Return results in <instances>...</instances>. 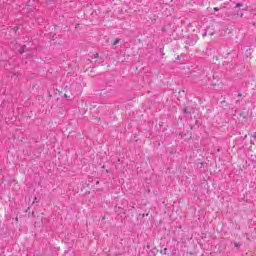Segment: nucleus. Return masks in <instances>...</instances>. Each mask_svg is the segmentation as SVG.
<instances>
[{"label":"nucleus","mask_w":256,"mask_h":256,"mask_svg":"<svg viewBox=\"0 0 256 256\" xmlns=\"http://www.w3.org/2000/svg\"><path fill=\"white\" fill-rule=\"evenodd\" d=\"M119 39H115L114 41H113V45H118V43H119Z\"/></svg>","instance_id":"1"},{"label":"nucleus","mask_w":256,"mask_h":256,"mask_svg":"<svg viewBox=\"0 0 256 256\" xmlns=\"http://www.w3.org/2000/svg\"><path fill=\"white\" fill-rule=\"evenodd\" d=\"M234 246H235V247H241V244L235 242V243H234Z\"/></svg>","instance_id":"2"},{"label":"nucleus","mask_w":256,"mask_h":256,"mask_svg":"<svg viewBox=\"0 0 256 256\" xmlns=\"http://www.w3.org/2000/svg\"><path fill=\"white\" fill-rule=\"evenodd\" d=\"M62 97H65L66 99L69 98L70 96L68 94H62Z\"/></svg>","instance_id":"3"},{"label":"nucleus","mask_w":256,"mask_h":256,"mask_svg":"<svg viewBox=\"0 0 256 256\" xmlns=\"http://www.w3.org/2000/svg\"><path fill=\"white\" fill-rule=\"evenodd\" d=\"M242 6H243L242 3H237V4H236V7H242Z\"/></svg>","instance_id":"4"},{"label":"nucleus","mask_w":256,"mask_h":256,"mask_svg":"<svg viewBox=\"0 0 256 256\" xmlns=\"http://www.w3.org/2000/svg\"><path fill=\"white\" fill-rule=\"evenodd\" d=\"M214 11H219V8L215 7V8H214Z\"/></svg>","instance_id":"5"},{"label":"nucleus","mask_w":256,"mask_h":256,"mask_svg":"<svg viewBox=\"0 0 256 256\" xmlns=\"http://www.w3.org/2000/svg\"><path fill=\"white\" fill-rule=\"evenodd\" d=\"M207 35V32H205L204 34H203V37H205Z\"/></svg>","instance_id":"6"},{"label":"nucleus","mask_w":256,"mask_h":256,"mask_svg":"<svg viewBox=\"0 0 256 256\" xmlns=\"http://www.w3.org/2000/svg\"><path fill=\"white\" fill-rule=\"evenodd\" d=\"M35 201H37V198H34V201H33V203H35Z\"/></svg>","instance_id":"7"},{"label":"nucleus","mask_w":256,"mask_h":256,"mask_svg":"<svg viewBox=\"0 0 256 256\" xmlns=\"http://www.w3.org/2000/svg\"><path fill=\"white\" fill-rule=\"evenodd\" d=\"M106 173H110V171H109V170H106Z\"/></svg>","instance_id":"8"},{"label":"nucleus","mask_w":256,"mask_h":256,"mask_svg":"<svg viewBox=\"0 0 256 256\" xmlns=\"http://www.w3.org/2000/svg\"><path fill=\"white\" fill-rule=\"evenodd\" d=\"M145 216H146V217H148V216H149V214H145Z\"/></svg>","instance_id":"9"}]
</instances>
